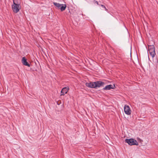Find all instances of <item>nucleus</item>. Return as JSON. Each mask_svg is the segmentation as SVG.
I'll list each match as a JSON object with an SVG mask.
<instances>
[{"mask_svg":"<svg viewBox=\"0 0 158 158\" xmlns=\"http://www.w3.org/2000/svg\"><path fill=\"white\" fill-rule=\"evenodd\" d=\"M125 142L128 143L130 145H138V143L137 141L133 139H126L125 140Z\"/></svg>","mask_w":158,"mask_h":158,"instance_id":"obj_3","label":"nucleus"},{"mask_svg":"<svg viewBox=\"0 0 158 158\" xmlns=\"http://www.w3.org/2000/svg\"><path fill=\"white\" fill-rule=\"evenodd\" d=\"M53 4L55 6H56L59 9H60V6H62V4H60L59 3H57V2H53Z\"/></svg>","mask_w":158,"mask_h":158,"instance_id":"obj_10","label":"nucleus"},{"mask_svg":"<svg viewBox=\"0 0 158 158\" xmlns=\"http://www.w3.org/2000/svg\"><path fill=\"white\" fill-rule=\"evenodd\" d=\"M69 89V87L63 88L61 91V95H64L68 92Z\"/></svg>","mask_w":158,"mask_h":158,"instance_id":"obj_6","label":"nucleus"},{"mask_svg":"<svg viewBox=\"0 0 158 158\" xmlns=\"http://www.w3.org/2000/svg\"><path fill=\"white\" fill-rule=\"evenodd\" d=\"M93 2L97 4L98 5H100L99 4L98 2L95 0H94Z\"/></svg>","mask_w":158,"mask_h":158,"instance_id":"obj_13","label":"nucleus"},{"mask_svg":"<svg viewBox=\"0 0 158 158\" xmlns=\"http://www.w3.org/2000/svg\"><path fill=\"white\" fill-rule=\"evenodd\" d=\"M12 8L13 11L15 13H17L21 9V6L20 5L15 4L12 5Z\"/></svg>","mask_w":158,"mask_h":158,"instance_id":"obj_4","label":"nucleus"},{"mask_svg":"<svg viewBox=\"0 0 158 158\" xmlns=\"http://www.w3.org/2000/svg\"><path fill=\"white\" fill-rule=\"evenodd\" d=\"M148 49L150 55L153 58L156 54L154 46L153 45H148Z\"/></svg>","mask_w":158,"mask_h":158,"instance_id":"obj_2","label":"nucleus"},{"mask_svg":"<svg viewBox=\"0 0 158 158\" xmlns=\"http://www.w3.org/2000/svg\"><path fill=\"white\" fill-rule=\"evenodd\" d=\"M66 7V6L65 4H62V6H60L59 9H60L61 11H62L65 10Z\"/></svg>","mask_w":158,"mask_h":158,"instance_id":"obj_9","label":"nucleus"},{"mask_svg":"<svg viewBox=\"0 0 158 158\" xmlns=\"http://www.w3.org/2000/svg\"><path fill=\"white\" fill-rule=\"evenodd\" d=\"M22 62L23 65L29 67H30V64L27 62V59L25 57L22 58Z\"/></svg>","mask_w":158,"mask_h":158,"instance_id":"obj_7","label":"nucleus"},{"mask_svg":"<svg viewBox=\"0 0 158 158\" xmlns=\"http://www.w3.org/2000/svg\"><path fill=\"white\" fill-rule=\"evenodd\" d=\"M104 84V82L100 81H97L94 82H87L85 84L86 86L91 88H95L97 87H99L103 85Z\"/></svg>","mask_w":158,"mask_h":158,"instance_id":"obj_1","label":"nucleus"},{"mask_svg":"<svg viewBox=\"0 0 158 158\" xmlns=\"http://www.w3.org/2000/svg\"><path fill=\"white\" fill-rule=\"evenodd\" d=\"M99 6H102L103 8L107 12H108V10L106 8V7L105 6L103 5H102V4H100V5H99Z\"/></svg>","mask_w":158,"mask_h":158,"instance_id":"obj_12","label":"nucleus"},{"mask_svg":"<svg viewBox=\"0 0 158 158\" xmlns=\"http://www.w3.org/2000/svg\"><path fill=\"white\" fill-rule=\"evenodd\" d=\"M125 113L127 115H129L131 114V110L128 105H125L124 107Z\"/></svg>","mask_w":158,"mask_h":158,"instance_id":"obj_5","label":"nucleus"},{"mask_svg":"<svg viewBox=\"0 0 158 158\" xmlns=\"http://www.w3.org/2000/svg\"><path fill=\"white\" fill-rule=\"evenodd\" d=\"M115 87L114 85H106L105 87L103 88V89L104 90H110L111 89H114Z\"/></svg>","mask_w":158,"mask_h":158,"instance_id":"obj_8","label":"nucleus"},{"mask_svg":"<svg viewBox=\"0 0 158 158\" xmlns=\"http://www.w3.org/2000/svg\"><path fill=\"white\" fill-rule=\"evenodd\" d=\"M13 4H16L20 5V0H13Z\"/></svg>","mask_w":158,"mask_h":158,"instance_id":"obj_11","label":"nucleus"}]
</instances>
